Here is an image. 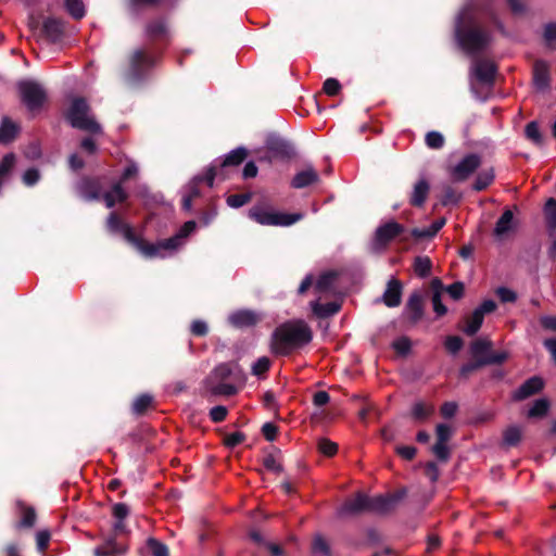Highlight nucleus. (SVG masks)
I'll return each mask as SVG.
<instances>
[{
	"label": "nucleus",
	"instance_id": "11",
	"mask_svg": "<svg viewBox=\"0 0 556 556\" xmlns=\"http://www.w3.org/2000/svg\"><path fill=\"white\" fill-rule=\"evenodd\" d=\"M480 157L476 154H469L460 160L451 169V176L455 181L466 180L480 165Z\"/></svg>",
	"mask_w": 556,
	"mask_h": 556
},
{
	"label": "nucleus",
	"instance_id": "37",
	"mask_svg": "<svg viewBox=\"0 0 556 556\" xmlns=\"http://www.w3.org/2000/svg\"><path fill=\"white\" fill-rule=\"evenodd\" d=\"M548 402L544 399L535 401L528 412L529 417H542L547 413Z\"/></svg>",
	"mask_w": 556,
	"mask_h": 556
},
{
	"label": "nucleus",
	"instance_id": "40",
	"mask_svg": "<svg viewBox=\"0 0 556 556\" xmlns=\"http://www.w3.org/2000/svg\"><path fill=\"white\" fill-rule=\"evenodd\" d=\"M491 341L486 339H478L471 344V351L475 356H481L491 349Z\"/></svg>",
	"mask_w": 556,
	"mask_h": 556
},
{
	"label": "nucleus",
	"instance_id": "51",
	"mask_svg": "<svg viewBox=\"0 0 556 556\" xmlns=\"http://www.w3.org/2000/svg\"><path fill=\"white\" fill-rule=\"evenodd\" d=\"M117 552H119V549L116 547V545L113 542H108L104 545L96 548L94 554L96 556H110Z\"/></svg>",
	"mask_w": 556,
	"mask_h": 556
},
{
	"label": "nucleus",
	"instance_id": "54",
	"mask_svg": "<svg viewBox=\"0 0 556 556\" xmlns=\"http://www.w3.org/2000/svg\"><path fill=\"white\" fill-rule=\"evenodd\" d=\"M244 434L242 432H233L225 437V444L228 447H235L244 441Z\"/></svg>",
	"mask_w": 556,
	"mask_h": 556
},
{
	"label": "nucleus",
	"instance_id": "62",
	"mask_svg": "<svg viewBox=\"0 0 556 556\" xmlns=\"http://www.w3.org/2000/svg\"><path fill=\"white\" fill-rule=\"evenodd\" d=\"M457 405L454 402H446L441 407V414L444 418H451L455 415Z\"/></svg>",
	"mask_w": 556,
	"mask_h": 556
},
{
	"label": "nucleus",
	"instance_id": "3",
	"mask_svg": "<svg viewBox=\"0 0 556 556\" xmlns=\"http://www.w3.org/2000/svg\"><path fill=\"white\" fill-rule=\"evenodd\" d=\"M195 229V223L184 224L178 233L157 243L138 242V250L147 257H166L174 253L185 242V239Z\"/></svg>",
	"mask_w": 556,
	"mask_h": 556
},
{
	"label": "nucleus",
	"instance_id": "36",
	"mask_svg": "<svg viewBox=\"0 0 556 556\" xmlns=\"http://www.w3.org/2000/svg\"><path fill=\"white\" fill-rule=\"evenodd\" d=\"M20 508H21V514H22V519L20 521V526L25 527V528L33 527L35 523V520H36V513L34 510V508L26 507L22 504H20Z\"/></svg>",
	"mask_w": 556,
	"mask_h": 556
},
{
	"label": "nucleus",
	"instance_id": "42",
	"mask_svg": "<svg viewBox=\"0 0 556 556\" xmlns=\"http://www.w3.org/2000/svg\"><path fill=\"white\" fill-rule=\"evenodd\" d=\"M318 450L326 456H333L337 453L338 446L328 439H320L318 441Z\"/></svg>",
	"mask_w": 556,
	"mask_h": 556
},
{
	"label": "nucleus",
	"instance_id": "30",
	"mask_svg": "<svg viewBox=\"0 0 556 556\" xmlns=\"http://www.w3.org/2000/svg\"><path fill=\"white\" fill-rule=\"evenodd\" d=\"M544 216L547 227L554 231L556 230V200L551 198L544 205Z\"/></svg>",
	"mask_w": 556,
	"mask_h": 556
},
{
	"label": "nucleus",
	"instance_id": "34",
	"mask_svg": "<svg viewBox=\"0 0 556 556\" xmlns=\"http://www.w3.org/2000/svg\"><path fill=\"white\" fill-rule=\"evenodd\" d=\"M494 179V173L492 169H485L478 174L473 188L477 191H481L489 187Z\"/></svg>",
	"mask_w": 556,
	"mask_h": 556
},
{
	"label": "nucleus",
	"instance_id": "63",
	"mask_svg": "<svg viewBox=\"0 0 556 556\" xmlns=\"http://www.w3.org/2000/svg\"><path fill=\"white\" fill-rule=\"evenodd\" d=\"M544 37L548 43L556 42V24H548L544 30Z\"/></svg>",
	"mask_w": 556,
	"mask_h": 556
},
{
	"label": "nucleus",
	"instance_id": "43",
	"mask_svg": "<svg viewBox=\"0 0 556 556\" xmlns=\"http://www.w3.org/2000/svg\"><path fill=\"white\" fill-rule=\"evenodd\" d=\"M151 402L152 397L150 395L142 394L135 400L132 408L137 414H142L151 404Z\"/></svg>",
	"mask_w": 556,
	"mask_h": 556
},
{
	"label": "nucleus",
	"instance_id": "28",
	"mask_svg": "<svg viewBox=\"0 0 556 556\" xmlns=\"http://www.w3.org/2000/svg\"><path fill=\"white\" fill-rule=\"evenodd\" d=\"M522 438V429L518 426H509L503 433V442L506 446H516Z\"/></svg>",
	"mask_w": 556,
	"mask_h": 556
},
{
	"label": "nucleus",
	"instance_id": "60",
	"mask_svg": "<svg viewBox=\"0 0 556 556\" xmlns=\"http://www.w3.org/2000/svg\"><path fill=\"white\" fill-rule=\"evenodd\" d=\"M37 546L40 551L47 548L50 541V533L48 531H39L36 534Z\"/></svg>",
	"mask_w": 556,
	"mask_h": 556
},
{
	"label": "nucleus",
	"instance_id": "17",
	"mask_svg": "<svg viewBox=\"0 0 556 556\" xmlns=\"http://www.w3.org/2000/svg\"><path fill=\"white\" fill-rule=\"evenodd\" d=\"M42 34L50 42H56L63 35V23L55 18H47L42 25Z\"/></svg>",
	"mask_w": 556,
	"mask_h": 556
},
{
	"label": "nucleus",
	"instance_id": "26",
	"mask_svg": "<svg viewBox=\"0 0 556 556\" xmlns=\"http://www.w3.org/2000/svg\"><path fill=\"white\" fill-rule=\"evenodd\" d=\"M483 316L477 309L466 318L463 331L468 336H473L481 327L483 323Z\"/></svg>",
	"mask_w": 556,
	"mask_h": 556
},
{
	"label": "nucleus",
	"instance_id": "25",
	"mask_svg": "<svg viewBox=\"0 0 556 556\" xmlns=\"http://www.w3.org/2000/svg\"><path fill=\"white\" fill-rule=\"evenodd\" d=\"M445 225V218H439L434 220L428 228L418 229L415 228L410 231L414 238H431L433 237L443 226Z\"/></svg>",
	"mask_w": 556,
	"mask_h": 556
},
{
	"label": "nucleus",
	"instance_id": "6",
	"mask_svg": "<svg viewBox=\"0 0 556 556\" xmlns=\"http://www.w3.org/2000/svg\"><path fill=\"white\" fill-rule=\"evenodd\" d=\"M248 215L251 219L263 226L288 227L303 218L301 213H282L263 204L251 207Z\"/></svg>",
	"mask_w": 556,
	"mask_h": 556
},
{
	"label": "nucleus",
	"instance_id": "23",
	"mask_svg": "<svg viewBox=\"0 0 556 556\" xmlns=\"http://www.w3.org/2000/svg\"><path fill=\"white\" fill-rule=\"evenodd\" d=\"M406 311L413 320L420 318L422 314V298L419 293L415 292L410 294L406 304Z\"/></svg>",
	"mask_w": 556,
	"mask_h": 556
},
{
	"label": "nucleus",
	"instance_id": "56",
	"mask_svg": "<svg viewBox=\"0 0 556 556\" xmlns=\"http://www.w3.org/2000/svg\"><path fill=\"white\" fill-rule=\"evenodd\" d=\"M496 294L500 298V300L502 302H504V303H506V302H515L516 299H517V295H516V293L513 290H510L508 288H504V287L498 288L496 290Z\"/></svg>",
	"mask_w": 556,
	"mask_h": 556
},
{
	"label": "nucleus",
	"instance_id": "49",
	"mask_svg": "<svg viewBox=\"0 0 556 556\" xmlns=\"http://www.w3.org/2000/svg\"><path fill=\"white\" fill-rule=\"evenodd\" d=\"M227 413L228 410L225 406L218 405L211 408L210 417L214 422H220L226 418Z\"/></svg>",
	"mask_w": 556,
	"mask_h": 556
},
{
	"label": "nucleus",
	"instance_id": "47",
	"mask_svg": "<svg viewBox=\"0 0 556 556\" xmlns=\"http://www.w3.org/2000/svg\"><path fill=\"white\" fill-rule=\"evenodd\" d=\"M270 366V361L267 357L258 358L252 366V371L254 375L260 376L268 370Z\"/></svg>",
	"mask_w": 556,
	"mask_h": 556
},
{
	"label": "nucleus",
	"instance_id": "4",
	"mask_svg": "<svg viewBox=\"0 0 556 556\" xmlns=\"http://www.w3.org/2000/svg\"><path fill=\"white\" fill-rule=\"evenodd\" d=\"M401 495H386V496H376L372 498L367 497L364 494H357L354 497L348 500L343 506L341 507V514H356L364 509H371L376 511H388L397 501H400Z\"/></svg>",
	"mask_w": 556,
	"mask_h": 556
},
{
	"label": "nucleus",
	"instance_id": "58",
	"mask_svg": "<svg viewBox=\"0 0 556 556\" xmlns=\"http://www.w3.org/2000/svg\"><path fill=\"white\" fill-rule=\"evenodd\" d=\"M39 172L35 168H30L23 175V181L26 186H33L39 180Z\"/></svg>",
	"mask_w": 556,
	"mask_h": 556
},
{
	"label": "nucleus",
	"instance_id": "19",
	"mask_svg": "<svg viewBox=\"0 0 556 556\" xmlns=\"http://www.w3.org/2000/svg\"><path fill=\"white\" fill-rule=\"evenodd\" d=\"M543 388V380L539 377L528 379L515 393L516 400H523Z\"/></svg>",
	"mask_w": 556,
	"mask_h": 556
},
{
	"label": "nucleus",
	"instance_id": "44",
	"mask_svg": "<svg viewBox=\"0 0 556 556\" xmlns=\"http://www.w3.org/2000/svg\"><path fill=\"white\" fill-rule=\"evenodd\" d=\"M526 135L530 140H532L536 144H540L542 142V136L540 134L539 126L534 122H531L527 125Z\"/></svg>",
	"mask_w": 556,
	"mask_h": 556
},
{
	"label": "nucleus",
	"instance_id": "20",
	"mask_svg": "<svg viewBox=\"0 0 556 556\" xmlns=\"http://www.w3.org/2000/svg\"><path fill=\"white\" fill-rule=\"evenodd\" d=\"M318 180V174L313 168H306L298 173L292 179V187L301 189L307 187Z\"/></svg>",
	"mask_w": 556,
	"mask_h": 556
},
{
	"label": "nucleus",
	"instance_id": "14",
	"mask_svg": "<svg viewBox=\"0 0 556 556\" xmlns=\"http://www.w3.org/2000/svg\"><path fill=\"white\" fill-rule=\"evenodd\" d=\"M229 323L238 328L254 326L261 320V316L253 311H238L229 315Z\"/></svg>",
	"mask_w": 556,
	"mask_h": 556
},
{
	"label": "nucleus",
	"instance_id": "45",
	"mask_svg": "<svg viewBox=\"0 0 556 556\" xmlns=\"http://www.w3.org/2000/svg\"><path fill=\"white\" fill-rule=\"evenodd\" d=\"M508 358L507 352L489 353L482 361V364H501Z\"/></svg>",
	"mask_w": 556,
	"mask_h": 556
},
{
	"label": "nucleus",
	"instance_id": "57",
	"mask_svg": "<svg viewBox=\"0 0 556 556\" xmlns=\"http://www.w3.org/2000/svg\"><path fill=\"white\" fill-rule=\"evenodd\" d=\"M463 346V340L459 337H448L445 340V348L451 353H457Z\"/></svg>",
	"mask_w": 556,
	"mask_h": 556
},
{
	"label": "nucleus",
	"instance_id": "13",
	"mask_svg": "<svg viewBox=\"0 0 556 556\" xmlns=\"http://www.w3.org/2000/svg\"><path fill=\"white\" fill-rule=\"evenodd\" d=\"M153 60L143 50H137L131 58V68L129 77L131 79H138L142 74L143 70L151 66Z\"/></svg>",
	"mask_w": 556,
	"mask_h": 556
},
{
	"label": "nucleus",
	"instance_id": "15",
	"mask_svg": "<svg viewBox=\"0 0 556 556\" xmlns=\"http://www.w3.org/2000/svg\"><path fill=\"white\" fill-rule=\"evenodd\" d=\"M472 72L478 80L491 84L495 75V65L491 61L479 60L473 63Z\"/></svg>",
	"mask_w": 556,
	"mask_h": 556
},
{
	"label": "nucleus",
	"instance_id": "35",
	"mask_svg": "<svg viewBox=\"0 0 556 556\" xmlns=\"http://www.w3.org/2000/svg\"><path fill=\"white\" fill-rule=\"evenodd\" d=\"M431 269V261L427 256H418L414 262V270L420 277L429 275Z\"/></svg>",
	"mask_w": 556,
	"mask_h": 556
},
{
	"label": "nucleus",
	"instance_id": "61",
	"mask_svg": "<svg viewBox=\"0 0 556 556\" xmlns=\"http://www.w3.org/2000/svg\"><path fill=\"white\" fill-rule=\"evenodd\" d=\"M128 513V507L123 503H118L113 506V515L118 520H123L124 518H126Z\"/></svg>",
	"mask_w": 556,
	"mask_h": 556
},
{
	"label": "nucleus",
	"instance_id": "12",
	"mask_svg": "<svg viewBox=\"0 0 556 556\" xmlns=\"http://www.w3.org/2000/svg\"><path fill=\"white\" fill-rule=\"evenodd\" d=\"M533 83L536 89L546 90L551 84L549 65L545 61H536L533 66Z\"/></svg>",
	"mask_w": 556,
	"mask_h": 556
},
{
	"label": "nucleus",
	"instance_id": "2",
	"mask_svg": "<svg viewBox=\"0 0 556 556\" xmlns=\"http://www.w3.org/2000/svg\"><path fill=\"white\" fill-rule=\"evenodd\" d=\"M456 37L460 46L470 53L482 50L490 41L488 33L473 26V17L468 7L464 8L458 14Z\"/></svg>",
	"mask_w": 556,
	"mask_h": 556
},
{
	"label": "nucleus",
	"instance_id": "27",
	"mask_svg": "<svg viewBox=\"0 0 556 556\" xmlns=\"http://www.w3.org/2000/svg\"><path fill=\"white\" fill-rule=\"evenodd\" d=\"M312 309L318 317H327L336 314L340 309V304L337 302H330L327 304H320L318 301L312 303Z\"/></svg>",
	"mask_w": 556,
	"mask_h": 556
},
{
	"label": "nucleus",
	"instance_id": "33",
	"mask_svg": "<svg viewBox=\"0 0 556 556\" xmlns=\"http://www.w3.org/2000/svg\"><path fill=\"white\" fill-rule=\"evenodd\" d=\"M202 178H195L189 186L186 193L182 195V207L190 211L192 207V200L199 195L197 184Z\"/></svg>",
	"mask_w": 556,
	"mask_h": 556
},
{
	"label": "nucleus",
	"instance_id": "52",
	"mask_svg": "<svg viewBox=\"0 0 556 556\" xmlns=\"http://www.w3.org/2000/svg\"><path fill=\"white\" fill-rule=\"evenodd\" d=\"M341 88L340 83L336 78H328L324 83V91L328 96H334L339 92Z\"/></svg>",
	"mask_w": 556,
	"mask_h": 556
},
{
	"label": "nucleus",
	"instance_id": "9",
	"mask_svg": "<svg viewBox=\"0 0 556 556\" xmlns=\"http://www.w3.org/2000/svg\"><path fill=\"white\" fill-rule=\"evenodd\" d=\"M18 91L21 94L22 102L30 111L41 109L47 99V93L43 87L34 80L20 81Z\"/></svg>",
	"mask_w": 556,
	"mask_h": 556
},
{
	"label": "nucleus",
	"instance_id": "32",
	"mask_svg": "<svg viewBox=\"0 0 556 556\" xmlns=\"http://www.w3.org/2000/svg\"><path fill=\"white\" fill-rule=\"evenodd\" d=\"M247 156V151L243 148L232 150L228 153L220 164V167L239 165Z\"/></svg>",
	"mask_w": 556,
	"mask_h": 556
},
{
	"label": "nucleus",
	"instance_id": "10",
	"mask_svg": "<svg viewBox=\"0 0 556 556\" xmlns=\"http://www.w3.org/2000/svg\"><path fill=\"white\" fill-rule=\"evenodd\" d=\"M396 237H400L401 241H407L413 236L402 225L393 220L381 225L376 230V240L381 244H387Z\"/></svg>",
	"mask_w": 556,
	"mask_h": 556
},
{
	"label": "nucleus",
	"instance_id": "46",
	"mask_svg": "<svg viewBox=\"0 0 556 556\" xmlns=\"http://www.w3.org/2000/svg\"><path fill=\"white\" fill-rule=\"evenodd\" d=\"M250 201L249 194H231L227 198V204L231 207H241Z\"/></svg>",
	"mask_w": 556,
	"mask_h": 556
},
{
	"label": "nucleus",
	"instance_id": "48",
	"mask_svg": "<svg viewBox=\"0 0 556 556\" xmlns=\"http://www.w3.org/2000/svg\"><path fill=\"white\" fill-rule=\"evenodd\" d=\"M452 435V429L450 426L445 424H440L437 426V442L446 443Z\"/></svg>",
	"mask_w": 556,
	"mask_h": 556
},
{
	"label": "nucleus",
	"instance_id": "21",
	"mask_svg": "<svg viewBox=\"0 0 556 556\" xmlns=\"http://www.w3.org/2000/svg\"><path fill=\"white\" fill-rule=\"evenodd\" d=\"M18 134V126L10 118L4 117L0 127V143L13 141Z\"/></svg>",
	"mask_w": 556,
	"mask_h": 556
},
{
	"label": "nucleus",
	"instance_id": "38",
	"mask_svg": "<svg viewBox=\"0 0 556 556\" xmlns=\"http://www.w3.org/2000/svg\"><path fill=\"white\" fill-rule=\"evenodd\" d=\"M434 412V407L426 403H417L413 407V415L417 419H426Z\"/></svg>",
	"mask_w": 556,
	"mask_h": 556
},
{
	"label": "nucleus",
	"instance_id": "1",
	"mask_svg": "<svg viewBox=\"0 0 556 556\" xmlns=\"http://www.w3.org/2000/svg\"><path fill=\"white\" fill-rule=\"evenodd\" d=\"M312 332L303 321L288 323L277 328L273 334L271 350L279 355H286L291 350L307 344Z\"/></svg>",
	"mask_w": 556,
	"mask_h": 556
},
{
	"label": "nucleus",
	"instance_id": "50",
	"mask_svg": "<svg viewBox=\"0 0 556 556\" xmlns=\"http://www.w3.org/2000/svg\"><path fill=\"white\" fill-rule=\"evenodd\" d=\"M432 452L440 460L444 462L448 458L450 455V451L446 443L442 442H437L432 447Z\"/></svg>",
	"mask_w": 556,
	"mask_h": 556
},
{
	"label": "nucleus",
	"instance_id": "22",
	"mask_svg": "<svg viewBox=\"0 0 556 556\" xmlns=\"http://www.w3.org/2000/svg\"><path fill=\"white\" fill-rule=\"evenodd\" d=\"M429 193V184L425 179L418 180L410 197V203L415 206H420L425 203Z\"/></svg>",
	"mask_w": 556,
	"mask_h": 556
},
{
	"label": "nucleus",
	"instance_id": "41",
	"mask_svg": "<svg viewBox=\"0 0 556 556\" xmlns=\"http://www.w3.org/2000/svg\"><path fill=\"white\" fill-rule=\"evenodd\" d=\"M148 548L152 556H168L167 547L154 539L148 541Z\"/></svg>",
	"mask_w": 556,
	"mask_h": 556
},
{
	"label": "nucleus",
	"instance_id": "59",
	"mask_svg": "<svg viewBox=\"0 0 556 556\" xmlns=\"http://www.w3.org/2000/svg\"><path fill=\"white\" fill-rule=\"evenodd\" d=\"M400 354H406L410 349V341L407 338H400L393 343Z\"/></svg>",
	"mask_w": 556,
	"mask_h": 556
},
{
	"label": "nucleus",
	"instance_id": "8",
	"mask_svg": "<svg viewBox=\"0 0 556 556\" xmlns=\"http://www.w3.org/2000/svg\"><path fill=\"white\" fill-rule=\"evenodd\" d=\"M79 192L87 200L100 199L102 197L108 207H112L126 199V192L121 187V184H116L110 191L102 192L97 181L84 180L79 186Z\"/></svg>",
	"mask_w": 556,
	"mask_h": 556
},
{
	"label": "nucleus",
	"instance_id": "7",
	"mask_svg": "<svg viewBox=\"0 0 556 556\" xmlns=\"http://www.w3.org/2000/svg\"><path fill=\"white\" fill-rule=\"evenodd\" d=\"M236 375V366L220 364L206 378L207 390L215 395H232L237 392L236 387L230 382Z\"/></svg>",
	"mask_w": 556,
	"mask_h": 556
},
{
	"label": "nucleus",
	"instance_id": "39",
	"mask_svg": "<svg viewBox=\"0 0 556 556\" xmlns=\"http://www.w3.org/2000/svg\"><path fill=\"white\" fill-rule=\"evenodd\" d=\"M426 144L430 149H441L444 144V137L441 132L430 131L426 135Z\"/></svg>",
	"mask_w": 556,
	"mask_h": 556
},
{
	"label": "nucleus",
	"instance_id": "5",
	"mask_svg": "<svg viewBox=\"0 0 556 556\" xmlns=\"http://www.w3.org/2000/svg\"><path fill=\"white\" fill-rule=\"evenodd\" d=\"M66 117L70 124L77 129L90 132L101 134V126L94 119L90 112L89 104L83 98H74L66 112Z\"/></svg>",
	"mask_w": 556,
	"mask_h": 556
},
{
	"label": "nucleus",
	"instance_id": "55",
	"mask_svg": "<svg viewBox=\"0 0 556 556\" xmlns=\"http://www.w3.org/2000/svg\"><path fill=\"white\" fill-rule=\"evenodd\" d=\"M313 548L315 553L321 554L323 556H328L329 554V546L321 536L315 538L313 542Z\"/></svg>",
	"mask_w": 556,
	"mask_h": 556
},
{
	"label": "nucleus",
	"instance_id": "53",
	"mask_svg": "<svg viewBox=\"0 0 556 556\" xmlns=\"http://www.w3.org/2000/svg\"><path fill=\"white\" fill-rule=\"evenodd\" d=\"M464 289L465 287L463 282H454L446 288V292L452 299L458 300L463 296Z\"/></svg>",
	"mask_w": 556,
	"mask_h": 556
},
{
	"label": "nucleus",
	"instance_id": "16",
	"mask_svg": "<svg viewBox=\"0 0 556 556\" xmlns=\"http://www.w3.org/2000/svg\"><path fill=\"white\" fill-rule=\"evenodd\" d=\"M402 285L396 279H391L388 282L387 289L383 293V303L389 307H396L401 303Z\"/></svg>",
	"mask_w": 556,
	"mask_h": 556
},
{
	"label": "nucleus",
	"instance_id": "18",
	"mask_svg": "<svg viewBox=\"0 0 556 556\" xmlns=\"http://www.w3.org/2000/svg\"><path fill=\"white\" fill-rule=\"evenodd\" d=\"M108 227L113 232H123L125 238L128 241L134 242V244L138 248V242H143L142 240L135 239L131 229L122 223V220L118 218V216L114 213L110 214L108 218Z\"/></svg>",
	"mask_w": 556,
	"mask_h": 556
},
{
	"label": "nucleus",
	"instance_id": "24",
	"mask_svg": "<svg viewBox=\"0 0 556 556\" xmlns=\"http://www.w3.org/2000/svg\"><path fill=\"white\" fill-rule=\"evenodd\" d=\"M514 215L511 211H505L496 223L494 232L497 237H503L513 229Z\"/></svg>",
	"mask_w": 556,
	"mask_h": 556
},
{
	"label": "nucleus",
	"instance_id": "64",
	"mask_svg": "<svg viewBox=\"0 0 556 556\" xmlns=\"http://www.w3.org/2000/svg\"><path fill=\"white\" fill-rule=\"evenodd\" d=\"M540 323L545 329L556 331V316H542Z\"/></svg>",
	"mask_w": 556,
	"mask_h": 556
},
{
	"label": "nucleus",
	"instance_id": "31",
	"mask_svg": "<svg viewBox=\"0 0 556 556\" xmlns=\"http://www.w3.org/2000/svg\"><path fill=\"white\" fill-rule=\"evenodd\" d=\"M64 5L66 11L75 20H80L85 16V4L83 0H65Z\"/></svg>",
	"mask_w": 556,
	"mask_h": 556
},
{
	"label": "nucleus",
	"instance_id": "29",
	"mask_svg": "<svg viewBox=\"0 0 556 556\" xmlns=\"http://www.w3.org/2000/svg\"><path fill=\"white\" fill-rule=\"evenodd\" d=\"M337 278L334 273H325L323 274L316 282V291L319 293H328L333 292V283Z\"/></svg>",
	"mask_w": 556,
	"mask_h": 556
}]
</instances>
